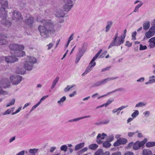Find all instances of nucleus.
Instances as JSON below:
<instances>
[{
	"mask_svg": "<svg viewBox=\"0 0 155 155\" xmlns=\"http://www.w3.org/2000/svg\"><path fill=\"white\" fill-rule=\"evenodd\" d=\"M125 38L122 37V35L119 36L117 39L113 40L111 42L108 47V49H110L112 47L114 46H119L122 44L124 41Z\"/></svg>",
	"mask_w": 155,
	"mask_h": 155,
	"instance_id": "20e7f679",
	"label": "nucleus"
},
{
	"mask_svg": "<svg viewBox=\"0 0 155 155\" xmlns=\"http://www.w3.org/2000/svg\"><path fill=\"white\" fill-rule=\"evenodd\" d=\"M112 24L113 22L112 21H107L105 31L106 32H108L109 31Z\"/></svg>",
	"mask_w": 155,
	"mask_h": 155,
	"instance_id": "5701e85b",
	"label": "nucleus"
},
{
	"mask_svg": "<svg viewBox=\"0 0 155 155\" xmlns=\"http://www.w3.org/2000/svg\"><path fill=\"white\" fill-rule=\"evenodd\" d=\"M22 50H19L17 52H15L14 55L15 56L18 57H23L25 55V53L24 51H22Z\"/></svg>",
	"mask_w": 155,
	"mask_h": 155,
	"instance_id": "6ab92c4d",
	"label": "nucleus"
},
{
	"mask_svg": "<svg viewBox=\"0 0 155 155\" xmlns=\"http://www.w3.org/2000/svg\"><path fill=\"white\" fill-rule=\"evenodd\" d=\"M147 140L146 138H145L142 141L140 142L139 141H137L134 144L133 149L134 150H137L139 149L141 147L144 145L147 142Z\"/></svg>",
	"mask_w": 155,
	"mask_h": 155,
	"instance_id": "9b49d317",
	"label": "nucleus"
},
{
	"mask_svg": "<svg viewBox=\"0 0 155 155\" xmlns=\"http://www.w3.org/2000/svg\"><path fill=\"white\" fill-rule=\"evenodd\" d=\"M90 116H87L84 117H78L76 118H74L72 119H71L68 121V122H77L81 120L84 119L85 118H88L90 117Z\"/></svg>",
	"mask_w": 155,
	"mask_h": 155,
	"instance_id": "412c9836",
	"label": "nucleus"
},
{
	"mask_svg": "<svg viewBox=\"0 0 155 155\" xmlns=\"http://www.w3.org/2000/svg\"><path fill=\"white\" fill-rule=\"evenodd\" d=\"M1 7L0 8V17H2L3 15L4 18L6 17L7 13L5 9L8 7V2L6 0H1Z\"/></svg>",
	"mask_w": 155,
	"mask_h": 155,
	"instance_id": "7ed1b4c3",
	"label": "nucleus"
},
{
	"mask_svg": "<svg viewBox=\"0 0 155 155\" xmlns=\"http://www.w3.org/2000/svg\"><path fill=\"white\" fill-rule=\"evenodd\" d=\"M9 47L11 50L15 51V52L19 50H23L24 48V46L16 44H11Z\"/></svg>",
	"mask_w": 155,
	"mask_h": 155,
	"instance_id": "f8f14e48",
	"label": "nucleus"
},
{
	"mask_svg": "<svg viewBox=\"0 0 155 155\" xmlns=\"http://www.w3.org/2000/svg\"><path fill=\"white\" fill-rule=\"evenodd\" d=\"M7 38L5 35L0 34V45H6L8 43L6 40Z\"/></svg>",
	"mask_w": 155,
	"mask_h": 155,
	"instance_id": "f3484780",
	"label": "nucleus"
},
{
	"mask_svg": "<svg viewBox=\"0 0 155 155\" xmlns=\"http://www.w3.org/2000/svg\"><path fill=\"white\" fill-rule=\"evenodd\" d=\"M10 80L12 84L17 85L21 81L22 77L18 75H13L10 77Z\"/></svg>",
	"mask_w": 155,
	"mask_h": 155,
	"instance_id": "0eeeda50",
	"label": "nucleus"
},
{
	"mask_svg": "<svg viewBox=\"0 0 155 155\" xmlns=\"http://www.w3.org/2000/svg\"><path fill=\"white\" fill-rule=\"evenodd\" d=\"M147 147H149L155 146V142H147L146 145Z\"/></svg>",
	"mask_w": 155,
	"mask_h": 155,
	"instance_id": "2f4dec72",
	"label": "nucleus"
},
{
	"mask_svg": "<svg viewBox=\"0 0 155 155\" xmlns=\"http://www.w3.org/2000/svg\"><path fill=\"white\" fill-rule=\"evenodd\" d=\"M152 31H154L155 32V24H154L152 26L150 29Z\"/></svg>",
	"mask_w": 155,
	"mask_h": 155,
	"instance_id": "338daca9",
	"label": "nucleus"
},
{
	"mask_svg": "<svg viewBox=\"0 0 155 155\" xmlns=\"http://www.w3.org/2000/svg\"><path fill=\"white\" fill-rule=\"evenodd\" d=\"M143 114L145 117H147L150 115V112L149 111H145L143 113Z\"/></svg>",
	"mask_w": 155,
	"mask_h": 155,
	"instance_id": "864d4df0",
	"label": "nucleus"
},
{
	"mask_svg": "<svg viewBox=\"0 0 155 155\" xmlns=\"http://www.w3.org/2000/svg\"><path fill=\"white\" fill-rule=\"evenodd\" d=\"M149 46L150 48H153L155 47V45L154 43L151 42L150 43Z\"/></svg>",
	"mask_w": 155,
	"mask_h": 155,
	"instance_id": "69168bd1",
	"label": "nucleus"
},
{
	"mask_svg": "<svg viewBox=\"0 0 155 155\" xmlns=\"http://www.w3.org/2000/svg\"><path fill=\"white\" fill-rule=\"evenodd\" d=\"M148 42L149 43L152 42L154 43V42H155V37H153L150 39L149 40Z\"/></svg>",
	"mask_w": 155,
	"mask_h": 155,
	"instance_id": "6e6d98bb",
	"label": "nucleus"
},
{
	"mask_svg": "<svg viewBox=\"0 0 155 155\" xmlns=\"http://www.w3.org/2000/svg\"><path fill=\"white\" fill-rule=\"evenodd\" d=\"M134 144L133 142H131L128 144L127 146L126 147V148L127 149H129L133 147V148Z\"/></svg>",
	"mask_w": 155,
	"mask_h": 155,
	"instance_id": "c03bdc74",
	"label": "nucleus"
},
{
	"mask_svg": "<svg viewBox=\"0 0 155 155\" xmlns=\"http://www.w3.org/2000/svg\"><path fill=\"white\" fill-rule=\"evenodd\" d=\"M65 15L63 11L61 10H57L55 13V16L58 17H63Z\"/></svg>",
	"mask_w": 155,
	"mask_h": 155,
	"instance_id": "aec40b11",
	"label": "nucleus"
},
{
	"mask_svg": "<svg viewBox=\"0 0 155 155\" xmlns=\"http://www.w3.org/2000/svg\"><path fill=\"white\" fill-rule=\"evenodd\" d=\"M98 145L94 143L90 145L89 148L92 150H94L98 147Z\"/></svg>",
	"mask_w": 155,
	"mask_h": 155,
	"instance_id": "c756f323",
	"label": "nucleus"
},
{
	"mask_svg": "<svg viewBox=\"0 0 155 155\" xmlns=\"http://www.w3.org/2000/svg\"><path fill=\"white\" fill-rule=\"evenodd\" d=\"M102 85L101 83V82L100 81H97L94 83V84H93L92 86V87H99L100 86H101Z\"/></svg>",
	"mask_w": 155,
	"mask_h": 155,
	"instance_id": "c9c22d12",
	"label": "nucleus"
},
{
	"mask_svg": "<svg viewBox=\"0 0 155 155\" xmlns=\"http://www.w3.org/2000/svg\"><path fill=\"white\" fill-rule=\"evenodd\" d=\"M32 61L29 63L28 61H25L24 63V68L26 70L30 71L32 70L33 67V64L35 63L37 61L36 59L31 58Z\"/></svg>",
	"mask_w": 155,
	"mask_h": 155,
	"instance_id": "423d86ee",
	"label": "nucleus"
},
{
	"mask_svg": "<svg viewBox=\"0 0 155 155\" xmlns=\"http://www.w3.org/2000/svg\"><path fill=\"white\" fill-rule=\"evenodd\" d=\"M118 78V77H117L108 78L104 79L101 80H100V81L101 82V85H102L106 84L109 81L113 80Z\"/></svg>",
	"mask_w": 155,
	"mask_h": 155,
	"instance_id": "a211bd4d",
	"label": "nucleus"
},
{
	"mask_svg": "<svg viewBox=\"0 0 155 155\" xmlns=\"http://www.w3.org/2000/svg\"><path fill=\"white\" fill-rule=\"evenodd\" d=\"M0 94L5 95L7 94L6 91H3L1 87L0 86Z\"/></svg>",
	"mask_w": 155,
	"mask_h": 155,
	"instance_id": "3c124183",
	"label": "nucleus"
},
{
	"mask_svg": "<svg viewBox=\"0 0 155 155\" xmlns=\"http://www.w3.org/2000/svg\"><path fill=\"white\" fill-rule=\"evenodd\" d=\"M54 45V44L52 43H50L47 45L48 46V49L49 50L51 49Z\"/></svg>",
	"mask_w": 155,
	"mask_h": 155,
	"instance_id": "5fc2aeb1",
	"label": "nucleus"
},
{
	"mask_svg": "<svg viewBox=\"0 0 155 155\" xmlns=\"http://www.w3.org/2000/svg\"><path fill=\"white\" fill-rule=\"evenodd\" d=\"M147 48L146 46H143L142 45L140 44V50H143L146 49Z\"/></svg>",
	"mask_w": 155,
	"mask_h": 155,
	"instance_id": "de8ad7c7",
	"label": "nucleus"
},
{
	"mask_svg": "<svg viewBox=\"0 0 155 155\" xmlns=\"http://www.w3.org/2000/svg\"><path fill=\"white\" fill-rule=\"evenodd\" d=\"M143 28L145 30H147L150 27V22L147 21L144 22L143 25Z\"/></svg>",
	"mask_w": 155,
	"mask_h": 155,
	"instance_id": "b1692460",
	"label": "nucleus"
},
{
	"mask_svg": "<svg viewBox=\"0 0 155 155\" xmlns=\"http://www.w3.org/2000/svg\"><path fill=\"white\" fill-rule=\"evenodd\" d=\"M143 4V3L141 2V3L138 4L137 6L135 7V9L134 10V12H136L138 9V8L140 7Z\"/></svg>",
	"mask_w": 155,
	"mask_h": 155,
	"instance_id": "ea45409f",
	"label": "nucleus"
},
{
	"mask_svg": "<svg viewBox=\"0 0 155 155\" xmlns=\"http://www.w3.org/2000/svg\"><path fill=\"white\" fill-rule=\"evenodd\" d=\"M111 145V144L108 141H105L103 144V147L106 148L109 147Z\"/></svg>",
	"mask_w": 155,
	"mask_h": 155,
	"instance_id": "f704fd0d",
	"label": "nucleus"
},
{
	"mask_svg": "<svg viewBox=\"0 0 155 155\" xmlns=\"http://www.w3.org/2000/svg\"><path fill=\"white\" fill-rule=\"evenodd\" d=\"M114 101V99H113L112 100H108V101L106 103L104 104V106L105 107H107V106L109 105V104H110V103H111V102L113 101Z\"/></svg>",
	"mask_w": 155,
	"mask_h": 155,
	"instance_id": "8fccbe9b",
	"label": "nucleus"
},
{
	"mask_svg": "<svg viewBox=\"0 0 155 155\" xmlns=\"http://www.w3.org/2000/svg\"><path fill=\"white\" fill-rule=\"evenodd\" d=\"M66 100V97L65 96H64L61 97L60 100L58 101V103L59 104V105L61 104V103H63Z\"/></svg>",
	"mask_w": 155,
	"mask_h": 155,
	"instance_id": "e433bc0d",
	"label": "nucleus"
},
{
	"mask_svg": "<svg viewBox=\"0 0 155 155\" xmlns=\"http://www.w3.org/2000/svg\"><path fill=\"white\" fill-rule=\"evenodd\" d=\"M124 89L123 88H119L118 89H117L114 90L112 91L108 92L106 94H105L104 95H103L101 97H104L110 94H111L113 93H115L117 91H124Z\"/></svg>",
	"mask_w": 155,
	"mask_h": 155,
	"instance_id": "393cba45",
	"label": "nucleus"
},
{
	"mask_svg": "<svg viewBox=\"0 0 155 155\" xmlns=\"http://www.w3.org/2000/svg\"><path fill=\"white\" fill-rule=\"evenodd\" d=\"M110 67H107L105 68H103L101 70V72H103L107 71L110 68Z\"/></svg>",
	"mask_w": 155,
	"mask_h": 155,
	"instance_id": "0e129e2a",
	"label": "nucleus"
},
{
	"mask_svg": "<svg viewBox=\"0 0 155 155\" xmlns=\"http://www.w3.org/2000/svg\"><path fill=\"white\" fill-rule=\"evenodd\" d=\"M139 114L138 110H135L131 114V116L134 118H135Z\"/></svg>",
	"mask_w": 155,
	"mask_h": 155,
	"instance_id": "4c0bfd02",
	"label": "nucleus"
},
{
	"mask_svg": "<svg viewBox=\"0 0 155 155\" xmlns=\"http://www.w3.org/2000/svg\"><path fill=\"white\" fill-rule=\"evenodd\" d=\"M11 53L12 54V56L5 57V60L7 63H13L17 61L18 60V58L16 57V56L14 55L15 53H14L11 52Z\"/></svg>",
	"mask_w": 155,
	"mask_h": 155,
	"instance_id": "1a4fd4ad",
	"label": "nucleus"
},
{
	"mask_svg": "<svg viewBox=\"0 0 155 155\" xmlns=\"http://www.w3.org/2000/svg\"><path fill=\"white\" fill-rule=\"evenodd\" d=\"M15 100L14 99H12L11 100L10 102L8 103L6 105V107H8L11 105L14 104L15 102Z\"/></svg>",
	"mask_w": 155,
	"mask_h": 155,
	"instance_id": "58836bf2",
	"label": "nucleus"
},
{
	"mask_svg": "<svg viewBox=\"0 0 155 155\" xmlns=\"http://www.w3.org/2000/svg\"><path fill=\"white\" fill-rule=\"evenodd\" d=\"M138 132L139 131L138 130H137L135 132H129L128 133V135L129 136V137H131L135 134L138 133Z\"/></svg>",
	"mask_w": 155,
	"mask_h": 155,
	"instance_id": "79ce46f5",
	"label": "nucleus"
},
{
	"mask_svg": "<svg viewBox=\"0 0 155 155\" xmlns=\"http://www.w3.org/2000/svg\"><path fill=\"white\" fill-rule=\"evenodd\" d=\"M65 4L63 6L64 10L68 12L73 6V1L72 0H64Z\"/></svg>",
	"mask_w": 155,
	"mask_h": 155,
	"instance_id": "9d476101",
	"label": "nucleus"
},
{
	"mask_svg": "<svg viewBox=\"0 0 155 155\" xmlns=\"http://www.w3.org/2000/svg\"><path fill=\"white\" fill-rule=\"evenodd\" d=\"M68 149V147L66 145H63L61 147V150L62 151L66 152Z\"/></svg>",
	"mask_w": 155,
	"mask_h": 155,
	"instance_id": "37998d69",
	"label": "nucleus"
},
{
	"mask_svg": "<svg viewBox=\"0 0 155 155\" xmlns=\"http://www.w3.org/2000/svg\"><path fill=\"white\" fill-rule=\"evenodd\" d=\"M143 155H152L151 150L148 149H144L142 152Z\"/></svg>",
	"mask_w": 155,
	"mask_h": 155,
	"instance_id": "a878e982",
	"label": "nucleus"
},
{
	"mask_svg": "<svg viewBox=\"0 0 155 155\" xmlns=\"http://www.w3.org/2000/svg\"><path fill=\"white\" fill-rule=\"evenodd\" d=\"M2 18V20H1V23L5 25L7 27H9L11 25V22L8 20H6V18L7 17V15H6V17L4 18L3 17H0Z\"/></svg>",
	"mask_w": 155,
	"mask_h": 155,
	"instance_id": "dca6fc26",
	"label": "nucleus"
},
{
	"mask_svg": "<svg viewBox=\"0 0 155 155\" xmlns=\"http://www.w3.org/2000/svg\"><path fill=\"white\" fill-rule=\"evenodd\" d=\"M104 153L103 150L100 149L95 153L94 155H102Z\"/></svg>",
	"mask_w": 155,
	"mask_h": 155,
	"instance_id": "72a5a7b5",
	"label": "nucleus"
},
{
	"mask_svg": "<svg viewBox=\"0 0 155 155\" xmlns=\"http://www.w3.org/2000/svg\"><path fill=\"white\" fill-rule=\"evenodd\" d=\"M0 84L4 88L8 87L10 85V83L7 78L2 79L0 81Z\"/></svg>",
	"mask_w": 155,
	"mask_h": 155,
	"instance_id": "2eb2a0df",
	"label": "nucleus"
},
{
	"mask_svg": "<svg viewBox=\"0 0 155 155\" xmlns=\"http://www.w3.org/2000/svg\"><path fill=\"white\" fill-rule=\"evenodd\" d=\"M38 22L43 24V25H40L38 27V30L40 33L41 36L45 38L48 37V34L54 32V25L52 21L49 20L43 19L40 20L38 18L37 19Z\"/></svg>",
	"mask_w": 155,
	"mask_h": 155,
	"instance_id": "f257e3e1",
	"label": "nucleus"
},
{
	"mask_svg": "<svg viewBox=\"0 0 155 155\" xmlns=\"http://www.w3.org/2000/svg\"><path fill=\"white\" fill-rule=\"evenodd\" d=\"M13 111L12 109H9L6 110L3 114V115H6L10 114Z\"/></svg>",
	"mask_w": 155,
	"mask_h": 155,
	"instance_id": "a19ab883",
	"label": "nucleus"
},
{
	"mask_svg": "<svg viewBox=\"0 0 155 155\" xmlns=\"http://www.w3.org/2000/svg\"><path fill=\"white\" fill-rule=\"evenodd\" d=\"M16 72L19 74H24L25 72V71L24 70H19H19L18 69L16 71Z\"/></svg>",
	"mask_w": 155,
	"mask_h": 155,
	"instance_id": "603ef678",
	"label": "nucleus"
},
{
	"mask_svg": "<svg viewBox=\"0 0 155 155\" xmlns=\"http://www.w3.org/2000/svg\"><path fill=\"white\" fill-rule=\"evenodd\" d=\"M121 144H125L127 142V140L125 138H120L119 139Z\"/></svg>",
	"mask_w": 155,
	"mask_h": 155,
	"instance_id": "473e14b6",
	"label": "nucleus"
},
{
	"mask_svg": "<svg viewBox=\"0 0 155 155\" xmlns=\"http://www.w3.org/2000/svg\"><path fill=\"white\" fill-rule=\"evenodd\" d=\"M12 18L13 20L18 22L23 20L21 13L19 11H14L12 13Z\"/></svg>",
	"mask_w": 155,
	"mask_h": 155,
	"instance_id": "6e6552de",
	"label": "nucleus"
},
{
	"mask_svg": "<svg viewBox=\"0 0 155 155\" xmlns=\"http://www.w3.org/2000/svg\"><path fill=\"white\" fill-rule=\"evenodd\" d=\"M111 155H121V153L120 152H117L114 153Z\"/></svg>",
	"mask_w": 155,
	"mask_h": 155,
	"instance_id": "774afa93",
	"label": "nucleus"
},
{
	"mask_svg": "<svg viewBox=\"0 0 155 155\" xmlns=\"http://www.w3.org/2000/svg\"><path fill=\"white\" fill-rule=\"evenodd\" d=\"M144 79H144V78L142 77V78H140V79H138L137 80V82H143L144 81Z\"/></svg>",
	"mask_w": 155,
	"mask_h": 155,
	"instance_id": "e2e57ef3",
	"label": "nucleus"
},
{
	"mask_svg": "<svg viewBox=\"0 0 155 155\" xmlns=\"http://www.w3.org/2000/svg\"><path fill=\"white\" fill-rule=\"evenodd\" d=\"M114 139V137L113 135H111L107 139L108 141L111 142Z\"/></svg>",
	"mask_w": 155,
	"mask_h": 155,
	"instance_id": "09e8293b",
	"label": "nucleus"
},
{
	"mask_svg": "<svg viewBox=\"0 0 155 155\" xmlns=\"http://www.w3.org/2000/svg\"><path fill=\"white\" fill-rule=\"evenodd\" d=\"M125 45L128 47H131L132 45L131 43H130L129 41H126V44H125Z\"/></svg>",
	"mask_w": 155,
	"mask_h": 155,
	"instance_id": "052dcab7",
	"label": "nucleus"
},
{
	"mask_svg": "<svg viewBox=\"0 0 155 155\" xmlns=\"http://www.w3.org/2000/svg\"><path fill=\"white\" fill-rule=\"evenodd\" d=\"M102 51V49L100 50L91 61L88 66L86 69V71H87L88 73L92 69V68L95 66L96 62H94V61L98 58L99 55L101 53Z\"/></svg>",
	"mask_w": 155,
	"mask_h": 155,
	"instance_id": "39448f33",
	"label": "nucleus"
},
{
	"mask_svg": "<svg viewBox=\"0 0 155 155\" xmlns=\"http://www.w3.org/2000/svg\"><path fill=\"white\" fill-rule=\"evenodd\" d=\"M38 106H39V105L37 104H36L35 105L33 106L31 109V110H30V113L31 112V111H33L34 109H35V108L37 107Z\"/></svg>",
	"mask_w": 155,
	"mask_h": 155,
	"instance_id": "13d9d810",
	"label": "nucleus"
},
{
	"mask_svg": "<svg viewBox=\"0 0 155 155\" xmlns=\"http://www.w3.org/2000/svg\"><path fill=\"white\" fill-rule=\"evenodd\" d=\"M34 18L31 16L29 17L27 16L24 21L25 24L30 27H31L33 23Z\"/></svg>",
	"mask_w": 155,
	"mask_h": 155,
	"instance_id": "ddd939ff",
	"label": "nucleus"
},
{
	"mask_svg": "<svg viewBox=\"0 0 155 155\" xmlns=\"http://www.w3.org/2000/svg\"><path fill=\"white\" fill-rule=\"evenodd\" d=\"M87 44V43H84L83 44L82 47L79 48L78 52L77 54L76 58L75 63L77 64L81 58L82 57L84 54L86 50Z\"/></svg>",
	"mask_w": 155,
	"mask_h": 155,
	"instance_id": "f03ea898",
	"label": "nucleus"
},
{
	"mask_svg": "<svg viewBox=\"0 0 155 155\" xmlns=\"http://www.w3.org/2000/svg\"><path fill=\"white\" fill-rule=\"evenodd\" d=\"M124 155H134V154L132 152L128 151L126 152Z\"/></svg>",
	"mask_w": 155,
	"mask_h": 155,
	"instance_id": "680f3d73",
	"label": "nucleus"
},
{
	"mask_svg": "<svg viewBox=\"0 0 155 155\" xmlns=\"http://www.w3.org/2000/svg\"><path fill=\"white\" fill-rule=\"evenodd\" d=\"M87 150V147H84L81 150L79 151L80 153H82L86 151Z\"/></svg>",
	"mask_w": 155,
	"mask_h": 155,
	"instance_id": "4d7b16f0",
	"label": "nucleus"
},
{
	"mask_svg": "<svg viewBox=\"0 0 155 155\" xmlns=\"http://www.w3.org/2000/svg\"><path fill=\"white\" fill-rule=\"evenodd\" d=\"M84 146V143H81L79 144H78L75 146L74 150L76 151L79 150V149L83 147Z\"/></svg>",
	"mask_w": 155,
	"mask_h": 155,
	"instance_id": "c85d7f7f",
	"label": "nucleus"
},
{
	"mask_svg": "<svg viewBox=\"0 0 155 155\" xmlns=\"http://www.w3.org/2000/svg\"><path fill=\"white\" fill-rule=\"evenodd\" d=\"M107 136V134L104 133H103L102 134H98L96 139L97 143L99 144H101L103 142L102 140H103L105 138V137Z\"/></svg>",
	"mask_w": 155,
	"mask_h": 155,
	"instance_id": "4468645a",
	"label": "nucleus"
},
{
	"mask_svg": "<svg viewBox=\"0 0 155 155\" xmlns=\"http://www.w3.org/2000/svg\"><path fill=\"white\" fill-rule=\"evenodd\" d=\"M147 104V103L146 102H140L136 104L135 107H142L145 106Z\"/></svg>",
	"mask_w": 155,
	"mask_h": 155,
	"instance_id": "7c9ffc66",
	"label": "nucleus"
},
{
	"mask_svg": "<svg viewBox=\"0 0 155 155\" xmlns=\"http://www.w3.org/2000/svg\"><path fill=\"white\" fill-rule=\"evenodd\" d=\"M31 58H34L35 59H36L35 58L33 57L28 56L27 57L26 61H28V62L29 63L31 62L32 61V59H31Z\"/></svg>",
	"mask_w": 155,
	"mask_h": 155,
	"instance_id": "a18cd8bd",
	"label": "nucleus"
},
{
	"mask_svg": "<svg viewBox=\"0 0 155 155\" xmlns=\"http://www.w3.org/2000/svg\"><path fill=\"white\" fill-rule=\"evenodd\" d=\"M38 149H30L29 150L28 155H35V154L38 152Z\"/></svg>",
	"mask_w": 155,
	"mask_h": 155,
	"instance_id": "bb28decb",
	"label": "nucleus"
},
{
	"mask_svg": "<svg viewBox=\"0 0 155 155\" xmlns=\"http://www.w3.org/2000/svg\"><path fill=\"white\" fill-rule=\"evenodd\" d=\"M71 89L70 88V85H68L67 87L64 89L65 92H67L69 91Z\"/></svg>",
	"mask_w": 155,
	"mask_h": 155,
	"instance_id": "bf43d9fd",
	"label": "nucleus"
},
{
	"mask_svg": "<svg viewBox=\"0 0 155 155\" xmlns=\"http://www.w3.org/2000/svg\"><path fill=\"white\" fill-rule=\"evenodd\" d=\"M120 145H121V144L119 139L114 144V147H117L119 146Z\"/></svg>",
	"mask_w": 155,
	"mask_h": 155,
	"instance_id": "49530a36",
	"label": "nucleus"
},
{
	"mask_svg": "<svg viewBox=\"0 0 155 155\" xmlns=\"http://www.w3.org/2000/svg\"><path fill=\"white\" fill-rule=\"evenodd\" d=\"M154 31H152L150 29L146 32L145 34V35L146 37L147 38H149L153 36L154 34Z\"/></svg>",
	"mask_w": 155,
	"mask_h": 155,
	"instance_id": "4be33fe9",
	"label": "nucleus"
},
{
	"mask_svg": "<svg viewBox=\"0 0 155 155\" xmlns=\"http://www.w3.org/2000/svg\"><path fill=\"white\" fill-rule=\"evenodd\" d=\"M59 77H57L53 81L52 85L51 87V88L53 89L55 87L57 83L59 81Z\"/></svg>",
	"mask_w": 155,
	"mask_h": 155,
	"instance_id": "cd10ccee",
	"label": "nucleus"
}]
</instances>
